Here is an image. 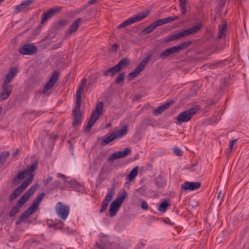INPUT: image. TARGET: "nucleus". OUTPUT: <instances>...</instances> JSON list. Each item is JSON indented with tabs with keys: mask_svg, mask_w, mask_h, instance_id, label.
<instances>
[{
	"mask_svg": "<svg viewBox=\"0 0 249 249\" xmlns=\"http://www.w3.org/2000/svg\"><path fill=\"white\" fill-rule=\"evenodd\" d=\"M202 27V23L201 22H197L195 26L189 29L167 36L165 38V42L168 43L174 40H178L183 37L195 34L197 33Z\"/></svg>",
	"mask_w": 249,
	"mask_h": 249,
	"instance_id": "nucleus-1",
	"label": "nucleus"
},
{
	"mask_svg": "<svg viewBox=\"0 0 249 249\" xmlns=\"http://www.w3.org/2000/svg\"><path fill=\"white\" fill-rule=\"evenodd\" d=\"M37 161H35L25 170L19 172L13 179L12 181V183L15 185L19 184L21 180L24 179L26 176H29L27 178H30L32 176V181L35 176V171L37 168Z\"/></svg>",
	"mask_w": 249,
	"mask_h": 249,
	"instance_id": "nucleus-2",
	"label": "nucleus"
},
{
	"mask_svg": "<svg viewBox=\"0 0 249 249\" xmlns=\"http://www.w3.org/2000/svg\"><path fill=\"white\" fill-rule=\"evenodd\" d=\"M103 105L102 102H98L95 109L93 111L88 122L87 125L84 129L85 132H89L90 130L91 127L100 117L103 111Z\"/></svg>",
	"mask_w": 249,
	"mask_h": 249,
	"instance_id": "nucleus-3",
	"label": "nucleus"
},
{
	"mask_svg": "<svg viewBox=\"0 0 249 249\" xmlns=\"http://www.w3.org/2000/svg\"><path fill=\"white\" fill-rule=\"evenodd\" d=\"M200 109V106L196 105L190 109L182 111L178 114L177 117V120L179 124L188 122L191 120L193 116L195 115Z\"/></svg>",
	"mask_w": 249,
	"mask_h": 249,
	"instance_id": "nucleus-4",
	"label": "nucleus"
},
{
	"mask_svg": "<svg viewBox=\"0 0 249 249\" xmlns=\"http://www.w3.org/2000/svg\"><path fill=\"white\" fill-rule=\"evenodd\" d=\"M191 41H188L181 43L178 46L168 48L160 54V57L163 60L165 59L168 56H170L172 54L178 53L181 50L187 48L191 44Z\"/></svg>",
	"mask_w": 249,
	"mask_h": 249,
	"instance_id": "nucleus-5",
	"label": "nucleus"
},
{
	"mask_svg": "<svg viewBox=\"0 0 249 249\" xmlns=\"http://www.w3.org/2000/svg\"><path fill=\"white\" fill-rule=\"evenodd\" d=\"M32 178V177L31 176L30 178H27L25 179L21 184L14 190V191L10 196L9 200L10 201L15 200L17 197L19 196L20 194L26 189V188L31 183Z\"/></svg>",
	"mask_w": 249,
	"mask_h": 249,
	"instance_id": "nucleus-6",
	"label": "nucleus"
},
{
	"mask_svg": "<svg viewBox=\"0 0 249 249\" xmlns=\"http://www.w3.org/2000/svg\"><path fill=\"white\" fill-rule=\"evenodd\" d=\"M124 199V192L122 193L121 196L116 198L111 202L109 209V215L110 216L112 217L116 215Z\"/></svg>",
	"mask_w": 249,
	"mask_h": 249,
	"instance_id": "nucleus-7",
	"label": "nucleus"
},
{
	"mask_svg": "<svg viewBox=\"0 0 249 249\" xmlns=\"http://www.w3.org/2000/svg\"><path fill=\"white\" fill-rule=\"evenodd\" d=\"M18 51L22 55H31L37 52L38 48L33 43H27L19 47Z\"/></svg>",
	"mask_w": 249,
	"mask_h": 249,
	"instance_id": "nucleus-8",
	"label": "nucleus"
},
{
	"mask_svg": "<svg viewBox=\"0 0 249 249\" xmlns=\"http://www.w3.org/2000/svg\"><path fill=\"white\" fill-rule=\"evenodd\" d=\"M53 178L52 176H48L47 178L44 180V185L45 187L49 191H53L58 190L59 188L62 189L63 187H61V183L60 181L58 180H55L52 182Z\"/></svg>",
	"mask_w": 249,
	"mask_h": 249,
	"instance_id": "nucleus-9",
	"label": "nucleus"
},
{
	"mask_svg": "<svg viewBox=\"0 0 249 249\" xmlns=\"http://www.w3.org/2000/svg\"><path fill=\"white\" fill-rule=\"evenodd\" d=\"M151 57V55H149L147 57H145L141 62L139 66L134 70V71L129 73L128 75V79L129 80H132L133 78L136 77L141 72V71L144 69Z\"/></svg>",
	"mask_w": 249,
	"mask_h": 249,
	"instance_id": "nucleus-10",
	"label": "nucleus"
},
{
	"mask_svg": "<svg viewBox=\"0 0 249 249\" xmlns=\"http://www.w3.org/2000/svg\"><path fill=\"white\" fill-rule=\"evenodd\" d=\"M124 66V58H123L117 64L110 69L104 71H103V75L105 76H107L110 74L111 76H113L118 72H119Z\"/></svg>",
	"mask_w": 249,
	"mask_h": 249,
	"instance_id": "nucleus-11",
	"label": "nucleus"
},
{
	"mask_svg": "<svg viewBox=\"0 0 249 249\" xmlns=\"http://www.w3.org/2000/svg\"><path fill=\"white\" fill-rule=\"evenodd\" d=\"M81 103H79L77 106V103L75 102V106L72 109V115L74 117L72 122V125L73 127H76L81 123L82 114L80 111Z\"/></svg>",
	"mask_w": 249,
	"mask_h": 249,
	"instance_id": "nucleus-12",
	"label": "nucleus"
},
{
	"mask_svg": "<svg viewBox=\"0 0 249 249\" xmlns=\"http://www.w3.org/2000/svg\"><path fill=\"white\" fill-rule=\"evenodd\" d=\"M124 135V125H122V128L120 130L118 131L117 133L114 132L111 133L106 138L103 139L101 142V144L103 145H106L109 144L110 142H113L116 139L120 138Z\"/></svg>",
	"mask_w": 249,
	"mask_h": 249,
	"instance_id": "nucleus-13",
	"label": "nucleus"
},
{
	"mask_svg": "<svg viewBox=\"0 0 249 249\" xmlns=\"http://www.w3.org/2000/svg\"><path fill=\"white\" fill-rule=\"evenodd\" d=\"M56 211L58 216L63 220H66L70 213V207L68 205H63L61 202L57 203Z\"/></svg>",
	"mask_w": 249,
	"mask_h": 249,
	"instance_id": "nucleus-14",
	"label": "nucleus"
},
{
	"mask_svg": "<svg viewBox=\"0 0 249 249\" xmlns=\"http://www.w3.org/2000/svg\"><path fill=\"white\" fill-rule=\"evenodd\" d=\"M149 14V11H143L138 14L134 15L133 17L128 18L125 20V26H128L136 22L139 21L148 16Z\"/></svg>",
	"mask_w": 249,
	"mask_h": 249,
	"instance_id": "nucleus-15",
	"label": "nucleus"
},
{
	"mask_svg": "<svg viewBox=\"0 0 249 249\" xmlns=\"http://www.w3.org/2000/svg\"><path fill=\"white\" fill-rule=\"evenodd\" d=\"M37 185L32 186L21 196L18 202L19 204H21L22 206H23L26 201H27L35 193Z\"/></svg>",
	"mask_w": 249,
	"mask_h": 249,
	"instance_id": "nucleus-16",
	"label": "nucleus"
},
{
	"mask_svg": "<svg viewBox=\"0 0 249 249\" xmlns=\"http://www.w3.org/2000/svg\"><path fill=\"white\" fill-rule=\"evenodd\" d=\"M18 73V70L16 68H12L10 69L9 71L6 74L2 85L4 86H12L9 85V84L15 78Z\"/></svg>",
	"mask_w": 249,
	"mask_h": 249,
	"instance_id": "nucleus-17",
	"label": "nucleus"
},
{
	"mask_svg": "<svg viewBox=\"0 0 249 249\" xmlns=\"http://www.w3.org/2000/svg\"><path fill=\"white\" fill-rule=\"evenodd\" d=\"M82 21L83 19L80 18H76L65 33V37L70 36L72 34L75 33L77 30L80 24Z\"/></svg>",
	"mask_w": 249,
	"mask_h": 249,
	"instance_id": "nucleus-18",
	"label": "nucleus"
},
{
	"mask_svg": "<svg viewBox=\"0 0 249 249\" xmlns=\"http://www.w3.org/2000/svg\"><path fill=\"white\" fill-rule=\"evenodd\" d=\"M201 186L200 182H189L186 181L181 185V188L184 190L193 191L199 189Z\"/></svg>",
	"mask_w": 249,
	"mask_h": 249,
	"instance_id": "nucleus-19",
	"label": "nucleus"
},
{
	"mask_svg": "<svg viewBox=\"0 0 249 249\" xmlns=\"http://www.w3.org/2000/svg\"><path fill=\"white\" fill-rule=\"evenodd\" d=\"M2 91L0 93V102L6 100L12 92V86H1Z\"/></svg>",
	"mask_w": 249,
	"mask_h": 249,
	"instance_id": "nucleus-20",
	"label": "nucleus"
},
{
	"mask_svg": "<svg viewBox=\"0 0 249 249\" xmlns=\"http://www.w3.org/2000/svg\"><path fill=\"white\" fill-rule=\"evenodd\" d=\"M35 2V0H25L21 2L20 4L18 5H16L14 6L15 10L17 12H19L21 11L24 10L30 5H31L33 3Z\"/></svg>",
	"mask_w": 249,
	"mask_h": 249,
	"instance_id": "nucleus-21",
	"label": "nucleus"
},
{
	"mask_svg": "<svg viewBox=\"0 0 249 249\" xmlns=\"http://www.w3.org/2000/svg\"><path fill=\"white\" fill-rule=\"evenodd\" d=\"M174 103L173 101H170L169 102H166L165 103L160 105L157 108H156L154 110V113L155 114H160L164 111L168 109L170 106Z\"/></svg>",
	"mask_w": 249,
	"mask_h": 249,
	"instance_id": "nucleus-22",
	"label": "nucleus"
},
{
	"mask_svg": "<svg viewBox=\"0 0 249 249\" xmlns=\"http://www.w3.org/2000/svg\"><path fill=\"white\" fill-rule=\"evenodd\" d=\"M86 79L84 78L80 86L76 91L75 102L77 103V106L79 103H81V92L86 86Z\"/></svg>",
	"mask_w": 249,
	"mask_h": 249,
	"instance_id": "nucleus-23",
	"label": "nucleus"
},
{
	"mask_svg": "<svg viewBox=\"0 0 249 249\" xmlns=\"http://www.w3.org/2000/svg\"><path fill=\"white\" fill-rule=\"evenodd\" d=\"M124 157V150L120 151L117 152H114L112 154L108 159L109 162H113L117 159L123 158Z\"/></svg>",
	"mask_w": 249,
	"mask_h": 249,
	"instance_id": "nucleus-24",
	"label": "nucleus"
},
{
	"mask_svg": "<svg viewBox=\"0 0 249 249\" xmlns=\"http://www.w3.org/2000/svg\"><path fill=\"white\" fill-rule=\"evenodd\" d=\"M70 186L78 192L82 193L85 190V187L75 180H71L70 182Z\"/></svg>",
	"mask_w": 249,
	"mask_h": 249,
	"instance_id": "nucleus-25",
	"label": "nucleus"
},
{
	"mask_svg": "<svg viewBox=\"0 0 249 249\" xmlns=\"http://www.w3.org/2000/svg\"><path fill=\"white\" fill-rule=\"evenodd\" d=\"M159 26H160L159 23H158V20H157L143 29L141 32L144 35L150 33L154 30L155 28Z\"/></svg>",
	"mask_w": 249,
	"mask_h": 249,
	"instance_id": "nucleus-26",
	"label": "nucleus"
},
{
	"mask_svg": "<svg viewBox=\"0 0 249 249\" xmlns=\"http://www.w3.org/2000/svg\"><path fill=\"white\" fill-rule=\"evenodd\" d=\"M178 18V16L169 17L166 18L160 19L157 20L160 26L163 24H167L171 23V22L177 19Z\"/></svg>",
	"mask_w": 249,
	"mask_h": 249,
	"instance_id": "nucleus-27",
	"label": "nucleus"
},
{
	"mask_svg": "<svg viewBox=\"0 0 249 249\" xmlns=\"http://www.w3.org/2000/svg\"><path fill=\"white\" fill-rule=\"evenodd\" d=\"M67 25V20L65 19L60 20L54 23L52 27L54 31H57L62 27H64Z\"/></svg>",
	"mask_w": 249,
	"mask_h": 249,
	"instance_id": "nucleus-28",
	"label": "nucleus"
},
{
	"mask_svg": "<svg viewBox=\"0 0 249 249\" xmlns=\"http://www.w3.org/2000/svg\"><path fill=\"white\" fill-rule=\"evenodd\" d=\"M22 206L21 204H19V203L17 202V204L13 207L9 212V216L11 217L14 216L19 212Z\"/></svg>",
	"mask_w": 249,
	"mask_h": 249,
	"instance_id": "nucleus-29",
	"label": "nucleus"
},
{
	"mask_svg": "<svg viewBox=\"0 0 249 249\" xmlns=\"http://www.w3.org/2000/svg\"><path fill=\"white\" fill-rule=\"evenodd\" d=\"M62 9V7L60 6H54L48 10V12L52 17L59 14Z\"/></svg>",
	"mask_w": 249,
	"mask_h": 249,
	"instance_id": "nucleus-30",
	"label": "nucleus"
},
{
	"mask_svg": "<svg viewBox=\"0 0 249 249\" xmlns=\"http://www.w3.org/2000/svg\"><path fill=\"white\" fill-rule=\"evenodd\" d=\"M138 167H135L133 168L131 172L127 175L126 179L128 182L131 181L138 175Z\"/></svg>",
	"mask_w": 249,
	"mask_h": 249,
	"instance_id": "nucleus-31",
	"label": "nucleus"
},
{
	"mask_svg": "<svg viewBox=\"0 0 249 249\" xmlns=\"http://www.w3.org/2000/svg\"><path fill=\"white\" fill-rule=\"evenodd\" d=\"M9 155V151H3L0 153V165H3L4 164Z\"/></svg>",
	"mask_w": 249,
	"mask_h": 249,
	"instance_id": "nucleus-32",
	"label": "nucleus"
},
{
	"mask_svg": "<svg viewBox=\"0 0 249 249\" xmlns=\"http://www.w3.org/2000/svg\"><path fill=\"white\" fill-rule=\"evenodd\" d=\"M170 205V203L167 201H164L160 203L159 207V211L161 213H165L167 208Z\"/></svg>",
	"mask_w": 249,
	"mask_h": 249,
	"instance_id": "nucleus-33",
	"label": "nucleus"
},
{
	"mask_svg": "<svg viewBox=\"0 0 249 249\" xmlns=\"http://www.w3.org/2000/svg\"><path fill=\"white\" fill-rule=\"evenodd\" d=\"M45 194L44 193H41L36 198L35 201L33 203V204L38 208V207L39 204L40 203L42 199L43 198Z\"/></svg>",
	"mask_w": 249,
	"mask_h": 249,
	"instance_id": "nucleus-34",
	"label": "nucleus"
},
{
	"mask_svg": "<svg viewBox=\"0 0 249 249\" xmlns=\"http://www.w3.org/2000/svg\"><path fill=\"white\" fill-rule=\"evenodd\" d=\"M59 75V73L58 72L54 71L53 72L52 74V76L50 77V80H49L50 83L55 84L58 79V77Z\"/></svg>",
	"mask_w": 249,
	"mask_h": 249,
	"instance_id": "nucleus-35",
	"label": "nucleus"
},
{
	"mask_svg": "<svg viewBox=\"0 0 249 249\" xmlns=\"http://www.w3.org/2000/svg\"><path fill=\"white\" fill-rule=\"evenodd\" d=\"M226 27L227 26L225 24H222L219 27V32L218 34L219 39H221L225 36V30L226 29Z\"/></svg>",
	"mask_w": 249,
	"mask_h": 249,
	"instance_id": "nucleus-36",
	"label": "nucleus"
},
{
	"mask_svg": "<svg viewBox=\"0 0 249 249\" xmlns=\"http://www.w3.org/2000/svg\"><path fill=\"white\" fill-rule=\"evenodd\" d=\"M52 17L50 15L49 13L47 11L45 13H44L42 15V18L41 19V24H44L45 22H46L49 19L52 18Z\"/></svg>",
	"mask_w": 249,
	"mask_h": 249,
	"instance_id": "nucleus-37",
	"label": "nucleus"
},
{
	"mask_svg": "<svg viewBox=\"0 0 249 249\" xmlns=\"http://www.w3.org/2000/svg\"><path fill=\"white\" fill-rule=\"evenodd\" d=\"M124 72H122L120 73L117 77L116 80H115V83L116 84H119L121 82H123L124 80Z\"/></svg>",
	"mask_w": 249,
	"mask_h": 249,
	"instance_id": "nucleus-38",
	"label": "nucleus"
},
{
	"mask_svg": "<svg viewBox=\"0 0 249 249\" xmlns=\"http://www.w3.org/2000/svg\"><path fill=\"white\" fill-rule=\"evenodd\" d=\"M54 85V83H50L49 81L45 85L44 87L42 93H46L49 89H50Z\"/></svg>",
	"mask_w": 249,
	"mask_h": 249,
	"instance_id": "nucleus-39",
	"label": "nucleus"
},
{
	"mask_svg": "<svg viewBox=\"0 0 249 249\" xmlns=\"http://www.w3.org/2000/svg\"><path fill=\"white\" fill-rule=\"evenodd\" d=\"M181 13L182 15H185L187 11L186 2H179Z\"/></svg>",
	"mask_w": 249,
	"mask_h": 249,
	"instance_id": "nucleus-40",
	"label": "nucleus"
},
{
	"mask_svg": "<svg viewBox=\"0 0 249 249\" xmlns=\"http://www.w3.org/2000/svg\"><path fill=\"white\" fill-rule=\"evenodd\" d=\"M114 188H111L107 194L105 198H107L109 201H111L113 197Z\"/></svg>",
	"mask_w": 249,
	"mask_h": 249,
	"instance_id": "nucleus-41",
	"label": "nucleus"
},
{
	"mask_svg": "<svg viewBox=\"0 0 249 249\" xmlns=\"http://www.w3.org/2000/svg\"><path fill=\"white\" fill-rule=\"evenodd\" d=\"M59 224H61V226L55 223H50L48 226L50 228H54V229H62V225H63L64 223L62 222H60Z\"/></svg>",
	"mask_w": 249,
	"mask_h": 249,
	"instance_id": "nucleus-42",
	"label": "nucleus"
},
{
	"mask_svg": "<svg viewBox=\"0 0 249 249\" xmlns=\"http://www.w3.org/2000/svg\"><path fill=\"white\" fill-rule=\"evenodd\" d=\"M173 152L174 153L178 156H181L183 154V152L178 147H174Z\"/></svg>",
	"mask_w": 249,
	"mask_h": 249,
	"instance_id": "nucleus-43",
	"label": "nucleus"
},
{
	"mask_svg": "<svg viewBox=\"0 0 249 249\" xmlns=\"http://www.w3.org/2000/svg\"><path fill=\"white\" fill-rule=\"evenodd\" d=\"M237 139H232L230 142L229 148L230 152L232 151L233 145L237 142Z\"/></svg>",
	"mask_w": 249,
	"mask_h": 249,
	"instance_id": "nucleus-44",
	"label": "nucleus"
},
{
	"mask_svg": "<svg viewBox=\"0 0 249 249\" xmlns=\"http://www.w3.org/2000/svg\"><path fill=\"white\" fill-rule=\"evenodd\" d=\"M37 209V208L33 204H32L31 206H30L29 208H28L26 210V211H27L28 212H29L30 214H32L34 213H35Z\"/></svg>",
	"mask_w": 249,
	"mask_h": 249,
	"instance_id": "nucleus-45",
	"label": "nucleus"
},
{
	"mask_svg": "<svg viewBox=\"0 0 249 249\" xmlns=\"http://www.w3.org/2000/svg\"><path fill=\"white\" fill-rule=\"evenodd\" d=\"M104 174H105L104 168H102L100 170L99 174L98 175V178L100 180H101V181L104 179Z\"/></svg>",
	"mask_w": 249,
	"mask_h": 249,
	"instance_id": "nucleus-46",
	"label": "nucleus"
},
{
	"mask_svg": "<svg viewBox=\"0 0 249 249\" xmlns=\"http://www.w3.org/2000/svg\"><path fill=\"white\" fill-rule=\"evenodd\" d=\"M141 208L143 209L147 210L148 208V205L145 200H142L141 203Z\"/></svg>",
	"mask_w": 249,
	"mask_h": 249,
	"instance_id": "nucleus-47",
	"label": "nucleus"
},
{
	"mask_svg": "<svg viewBox=\"0 0 249 249\" xmlns=\"http://www.w3.org/2000/svg\"><path fill=\"white\" fill-rule=\"evenodd\" d=\"M31 215V214H30L29 212L26 210L21 214L20 216L25 219V218L29 217Z\"/></svg>",
	"mask_w": 249,
	"mask_h": 249,
	"instance_id": "nucleus-48",
	"label": "nucleus"
},
{
	"mask_svg": "<svg viewBox=\"0 0 249 249\" xmlns=\"http://www.w3.org/2000/svg\"><path fill=\"white\" fill-rule=\"evenodd\" d=\"M107 206V204L103 202L102 204L101 208L100 211V213H103V212H104L106 210Z\"/></svg>",
	"mask_w": 249,
	"mask_h": 249,
	"instance_id": "nucleus-49",
	"label": "nucleus"
},
{
	"mask_svg": "<svg viewBox=\"0 0 249 249\" xmlns=\"http://www.w3.org/2000/svg\"><path fill=\"white\" fill-rule=\"evenodd\" d=\"M56 175L57 178H62L64 180H66L68 178V177L66 176L61 173H57Z\"/></svg>",
	"mask_w": 249,
	"mask_h": 249,
	"instance_id": "nucleus-50",
	"label": "nucleus"
},
{
	"mask_svg": "<svg viewBox=\"0 0 249 249\" xmlns=\"http://www.w3.org/2000/svg\"><path fill=\"white\" fill-rule=\"evenodd\" d=\"M144 246H145V243L142 241H140V242H139L137 245V247H138V248H139V249H141Z\"/></svg>",
	"mask_w": 249,
	"mask_h": 249,
	"instance_id": "nucleus-51",
	"label": "nucleus"
},
{
	"mask_svg": "<svg viewBox=\"0 0 249 249\" xmlns=\"http://www.w3.org/2000/svg\"><path fill=\"white\" fill-rule=\"evenodd\" d=\"M24 219L21 216H19L18 219L16 221V224L17 225H19L20 223L23 222Z\"/></svg>",
	"mask_w": 249,
	"mask_h": 249,
	"instance_id": "nucleus-52",
	"label": "nucleus"
},
{
	"mask_svg": "<svg viewBox=\"0 0 249 249\" xmlns=\"http://www.w3.org/2000/svg\"><path fill=\"white\" fill-rule=\"evenodd\" d=\"M119 45L116 44L114 43L113 44V45L111 47V50L112 52L116 51L117 49H118Z\"/></svg>",
	"mask_w": 249,
	"mask_h": 249,
	"instance_id": "nucleus-53",
	"label": "nucleus"
},
{
	"mask_svg": "<svg viewBox=\"0 0 249 249\" xmlns=\"http://www.w3.org/2000/svg\"><path fill=\"white\" fill-rule=\"evenodd\" d=\"M123 28H124V21L121 24H120L118 26V29H122Z\"/></svg>",
	"mask_w": 249,
	"mask_h": 249,
	"instance_id": "nucleus-54",
	"label": "nucleus"
},
{
	"mask_svg": "<svg viewBox=\"0 0 249 249\" xmlns=\"http://www.w3.org/2000/svg\"><path fill=\"white\" fill-rule=\"evenodd\" d=\"M131 150L129 148H125V156L130 153Z\"/></svg>",
	"mask_w": 249,
	"mask_h": 249,
	"instance_id": "nucleus-55",
	"label": "nucleus"
},
{
	"mask_svg": "<svg viewBox=\"0 0 249 249\" xmlns=\"http://www.w3.org/2000/svg\"><path fill=\"white\" fill-rule=\"evenodd\" d=\"M97 0H89L88 1V3L89 4H92L94 3Z\"/></svg>",
	"mask_w": 249,
	"mask_h": 249,
	"instance_id": "nucleus-56",
	"label": "nucleus"
},
{
	"mask_svg": "<svg viewBox=\"0 0 249 249\" xmlns=\"http://www.w3.org/2000/svg\"><path fill=\"white\" fill-rule=\"evenodd\" d=\"M110 202V201H109V200H108L107 198H105L104 199V200H103V203H105L106 204L108 205L109 203Z\"/></svg>",
	"mask_w": 249,
	"mask_h": 249,
	"instance_id": "nucleus-57",
	"label": "nucleus"
},
{
	"mask_svg": "<svg viewBox=\"0 0 249 249\" xmlns=\"http://www.w3.org/2000/svg\"><path fill=\"white\" fill-rule=\"evenodd\" d=\"M66 231H67V234H71V233H72V231H71V230H70V229H69V228H67Z\"/></svg>",
	"mask_w": 249,
	"mask_h": 249,
	"instance_id": "nucleus-58",
	"label": "nucleus"
},
{
	"mask_svg": "<svg viewBox=\"0 0 249 249\" xmlns=\"http://www.w3.org/2000/svg\"><path fill=\"white\" fill-rule=\"evenodd\" d=\"M221 196H222V193H221V192H219L218 193V196H217V197H218V198H220V197H221Z\"/></svg>",
	"mask_w": 249,
	"mask_h": 249,
	"instance_id": "nucleus-59",
	"label": "nucleus"
},
{
	"mask_svg": "<svg viewBox=\"0 0 249 249\" xmlns=\"http://www.w3.org/2000/svg\"><path fill=\"white\" fill-rule=\"evenodd\" d=\"M18 154V151H15L14 153H13V156H16Z\"/></svg>",
	"mask_w": 249,
	"mask_h": 249,
	"instance_id": "nucleus-60",
	"label": "nucleus"
},
{
	"mask_svg": "<svg viewBox=\"0 0 249 249\" xmlns=\"http://www.w3.org/2000/svg\"><path fill=\"white\" fill-rule=\"evenodd\" d=\"M2 111V107H0V114H1Z\"/></svg>",
	"mask_w": 249,
	"mask_h": 249,
	"instance_id": "nucleus-61",
	"label": "nucleus"
},
{
	"mask_svg": "<svg viewBox=\"0 0 249 249\" xmlns=\"http://www.w3.org/2000/svg\"><path fill=\"white\" fill-rule=\"evenodd\" d=\"M186 2V0H179V2Z\"/></svg>",
	"mask_w": 249,
	"mask_h": 249,
	"instance_id": "nucleus-62",
	"label": "nucleus"
},
{
	"mask_svg": "<svg viewBox=\"0 0 249 249\" xmlns=\"http://www.w3.org/2000/svg\"><path fill=\"white\" fill-rule=\"evenodd\" d=\"M128 60L126 58H125V64H126V63L128 62Z\"/></svg>",
	"mask_w": 249,
	"mask_h": 249,
	"instance_id": "nucleus-63",
	"label": "nucleus"
},
{
	"mask_svg": "<svg viewBox=\"0 0 249 249\" xmlns=\"http://www.w3.org/2000/svg\"><path fill=\"white\" fill-rule=\"evenodd\" d=\"M169 224L173 225L172 222H170V220H169V222H168Z\"/></svg>",
	"mask_w": 249,
	"mask_h": 249,
	"instance_id": "nucleus-64",
	"label": "nucleus"
}]
</instances>
